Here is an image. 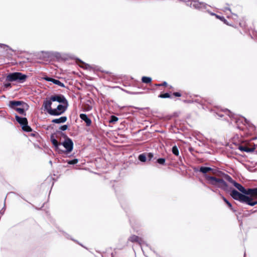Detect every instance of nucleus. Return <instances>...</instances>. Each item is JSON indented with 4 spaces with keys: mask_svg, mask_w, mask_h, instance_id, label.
I'll list each match as a JSON object with an SVG mask.
<instances>
[{
    "mask_svg": "<svg viewBox=\"0 0 257 257\" xmlns=\"http://www.w3.org/2000/svg\"><path fill=\"white\" fill-rule=\"evenodd\" d=\"M66 120V117H61L59 118L54 119L52 120V122L57 123H60L65 122Z\"/></svg>",
    "mask_w": 257,
    "mask_h": 257,
    "instance_id": "9d476101",
    "label": "nucleus"
},
{
    "mask_svg": "<svg viewBox=\"0 0 257 257\" xmlns=\"http://www.w3.org/2000/svg\"><path fill=\"white\" fill-rule=\"evenodd\" d=\"M5 86H6V87H9V86H10V84H6V85H5Z\"/></svg>",
    "mask_w": 257,
    "mask_h": 257,
    "instance_id": "bb28decb",
    "label": "nucleus"
},
{
    "mask_svg": "<svg viewBox=\"0 0 257 257\" xmlns=\"http://www.w3.org/2000/svg\"><path fill=\"white\" fill-rule=\"evenodd\" d=\"M65 101V99L61 95L53 96L44 101L43 106L50 114L58 115L65 111L66 107L62 103Z\"/></svg>",
    "mask_w": 257,
    "mask_h": 257,
    "instance_id": "f03ea898",
    "label": "nucleus"
},
{
    "mask_svg": "<svg viewBox=\"0 0 257 257\" xmlns=\"http://www.w3.org/2000/svg\"><path fill=\"white\" fill-rule=\"evenodd\" d=\"M175 95H176V96H180V95H179L178 93H176L175 94Z\"/></svg>",
    "mask_w": 257,
    "mask_h": 257,
    "instance_id": "cd10ccee",
    "label": "nucleus"
},
{
    "mask_svg": "<svg viewBox=\"0 0 257 257\" xmlns=\"http://www.w3.org/2000/svg\"><path fill=\"white\" fill-rule=\"evenodd\" d=\"M191 5L193 7H194L195 8H198V9H201V8L205 7V5L204 4L200 3L196 0H193L191 2Z\"/></svg>",
    "mask_w": 257,
    "mask_h": 257,
    "instance_id": "0eeeda50",
    "label": "nucleus"
},
{
    "mask_svg": "<svg viewBox=\"0 0 257 257\" xmlns=\"http://www.w3.org/2000/svg\"><path fill=\"white\" fill-rule=\"evenodd\" d=\"M149 156H150V157H152V155L151 154H149Z\"/></svg>",
    "mask_w": 257,
    "mask_h": 257,
    "instance_id": "c85d7f7f",
    "label": "nucleus"
},
{
    "mask_svg": "<svg viewBox=\"0 0 257 257\" xmlns=\"http://www.w3.org/2000/svg\"><path fill=\"white\" fill-rule=\"evenodd\" d=\"M172 152L176 156H178L179 155V151L176 146L173 147L172 149Z\"/></svg>",
    "mask_w": 257,
    "mask_h": 257,
    "instance_id": "dca6fc26",
    "label": "nucleus"
},
{
    "mask_svg": "<svg viewBox=\"0 0 257 257\" xmlns=\"http://www.w3.org/2000/svg\"><path fill=\"white\" fill-rule=\"evenodd\" d=\"M226 179L230 182H231L234 186V183H237V182L234 181L229 176H227L226 177Z\"/></svg>",
    "mask_w": 257,
    "mask_h": 257,
    "instance_id": "aec40b11",
    "label": "nucleus"
},
{
    "mask_svg": "<svg viewBox=\"0 0 257 257\" xmlns=\"http://www.w3.org/2000/svg\"><path fill=\"white\" fill-rule=\"evenodd\" d=\"M168 94H164V95L163 97H168Z\"/></svg>",
    "mask_w": 257,
    "mask_h": 257,
    "instance_id": "a878e982",
    "label": "nucleus"
},
{
    "mask_svg": "<svg viewBox=\"0 0 257 257\" xmlns=\"http://www.w3.org/2000/svg\"><path fill=\"white\" fill-rule=\"evenodd\" d=\"M234 187L242 193L232 190L230 192V195L233 199L251 206L257 204V195L254 194V189L246 190L239 183H234Z\"/></svg>",
    "mask_w": 257,
    "mask_h": 257,
    "instance_id": "f257e3e1",
    "label": "nucleus"
},
{
    "mask_svg": "<svg viewBox=\"0 0 257 257\" xmlns=\"http://www.w3.org/2000/svg\"><path fill=\"white\" fill-rule=\"evenodd\" d=\"M78 162V161L77 159H74L73 160L68 161V163L69 164H75L77 163Z\"/></svg>",
    "mask_w": 257,
    "mask_h": 257,
    "instance_id": "6ab92c4d",
    "label": "nucleus"
},
{
    "mask_svg": "<svg viewBox=\"0 0 257 257\" xmlns=\"http://www.w3.org/2000/svg\"><path fill=\"white\" fill-rule=\"evenodd\" d=\"M208 180L213 184H216L217 182L222 181L221 180H218L215 178L212 177H208Z\"/></svg>",
    "mask_w": 257,
    "mask_h": 257,
    "instance_id": "f8f14e48",
    "label": "nucleus"
},
{
    "mask_svg": "<svg viewBox=\"0 0 257 257\" xmlns=\"http://www.w3.org/2000/svg\"><path fill=\"white\" fill-rule=\"evenodd\" d=\"M51 142L53 145L55 147L57 150H59V147L60 146V144L58 143L57 140L54 138L51 139Z\"/></svg>",
    "mask_w": 257,
    "mask_h": 257,
    "instance_id": "4468645a",
    "label": "nucleus"
},
{
    "mask_svg": "<svg viewBox=\"0 0 257 257\" xmlns=\"http://www.w3.org/2000/svg\"><path fill=\"white\" fill-rule=\"evenodd\" d=\"M151 78L150 77H143L142 78V81L145 83H149L151 81Z\"/></svg>",
    "mask_w": 257,
    "mask_h": 257,
    "instance_id": "2eb2a0df",
    "label": "nucleus"
},
{
    "mask_svg": "<svg viewBox=\"0 0 257 257\" xmlns=\"http://www.w3.org/2000/svg\"><path fill=\"white\" fill-rule=\"evenodd\" d=\"M45 79L46 80L49 81H51L53 83H54V84H55L56 85H58L59 86H62V87L64 86V84L63 83H62L60 81H59L58 80H56V79H53V78H49V77H46Z\"/></svg>",
    "mask_w": 257,
    "mask_h": 257,
    "instance_id": "1a4fd4ad",
    "label": "nucleus"
},
{
    "mask_svg": "<svg viewBox=\"0 0 257 257\" xmlns=\"http://www.w3.org/2000/svg\"><path fill=\"white\" fill-rule=\"evenodd\" d=\"M254 191H255V192H254V194H256V195H257V188H256L254 189Z\"/></svg>",
    "mask_w": 257,
    "mask_h": 257,
    "instance_id": "393cba45",
    "label": "nucleus"
},
{
    "mask_svg": "<svg viewBox=\"0 0 257 257\" xmlns=\"http://www.w3.org/2000/svg\"><path fill=\"white\" fill-rule=\"evenodd\" d=\"M16 118L18 122L21 124L24 131L27 132H30L31 131V128L27 125L28 122L26 118L20 117L16 115Z\"/></svg>",
    "mask_w": 257,
    "mask_h": 257,
    "instance_id": "39448f33",
    "label": "nucleus"
},
{
    "mask_svg": "<svg viewBox=\"0 0 257 257\" xmlns=\"http://www.w3.org/2000/svg\"><path fill=\"white\" fill-rule=\"evenodd\" d=\"M8 78L10 81H18L21 82L25 80L26 76L20 73H14L9 75Z\"/></svg>",
    "mask_w": 257,
    "mask_h": 257,
    "instance_id": "20e7f679",
    "label": "nucleus"
},
{
    "mask_svg": "<svg viewBox=\"0 0 257 257\" xmlns=\"http://www.w3.org/2000/svg\"><path fill=\"white\" fill-rule=\"evenodd\" d=\"M67 125H64L63 126H61L60 127V129L62 131H65V130H67Z\"/></svg>",
    "mask_w": 257,
    "mask_h": 257,
    "instance_id": "4be33fe9",
    "label": "nucleus"
},
{
    "mask_svg": "<svg viewBox=\"0 0 257 257\" xmlns=\"http://www.w3.org/2000/svg\"><path fill=\"white\" fill-rule=\"evenodd\" d=\"M118 120V118L115 116H111V119L109 120L110 123H114Z\"/></svg>",
    "mask_w": 257,
    "mask_h": 257,
    "instance_id": "f3484780",
    "label": "nucleus"
},
{
    "mask_svg": "<svg viewBox=\"0 0 257 257\" xmlns=\"http://www.w3.org/2000/svg\"><path fill=\"white\" fill-rule=\"evenodd\" d=\"M224 200L229 207H231V204L229 202H228L225 198H224Z\"/></svg>",
    "mask_w": 257,
    "mask_h": 257,
    "instance_id": "5701e85b",
    "label": "nucleus"
},
{
    "mask_svg": "<svg viewBox=\"0 0 257 257\" xmlns=\"http://www.w3.org/2000/svg\"><path fill=\"white\" fill-rule=\"evenodd\" d=\"M239 149L240 150V151H244V152H253L254 150V148H248L246 147H243V146H240L239 147Z\"/></svg>",
    "mask_w": 257,
    "mask_h": 257,
    "instance_id": "9b49d317",
    "label": "nucleus"
},
{
    "mask_svg": "<svg viewBox=\"0 0 257 257\" xmlns=\"http://www.w3.org/2000/svg\"><path fill=\"white\" fill-rule=\"evenodd\" d=\"M157 161L159 164H163L165 163V159L162 158L159 159Z\"/></svg>",
    "mask_w": 257,
    "mask_h": 257,
    "instance_id": "412c9836",
    "label": "nucleus"
},
{
    "mask_svg": "<svg viewBox=\"0 0 257 257\" xmlns=\"http://www.w3.org/2000/svg\"><path fill=\"white\" fill-rule=\"evenodd\" d=\"M139 160L142 162H145L146 161V157L145 155L142 154L139 156Z\"/></svg>",
    "mask_w": 257,
    "mask_h": 257,
    "instance_id": "a211bd4d",
    "label": "nucleus"
},
{
    "mask_svg": "<svg viewBox=\"0 0 257 257\" xmlns=\"http://www.w3.org/2000/svg\"><path fill=\"white\" fill-rule=\"evenodd\" d=\"M224 200L229 207H231V204L229 202H228L225 198H224Z\"/></svg>",
    "mask_w": 257,
    "mask_h": 257,
    "instance_id": "b1692460",
    "label": "nucleus"
},
{
    "mask_svg": "<svg viewBox=\"0 0 257 257\" xmlns=\"http://www.w3.org/2000/svg\"><path fill=\"white\" fill-rule=\"evenodd\" d=\"M80 117L85 122L87 125L89 126L91 124V120L87 117L86 114H81L80 115Z\"/></svg>",
    "mask_w": 257,
    "mask_h": 257,
    "instance_id": "6e6552de",
    "label": "nucleus"
},
{
    "mask_svg": "<svg viewBox=\"0 0 257 257\" xmlns=\"http://www.w3.org/2000/svg\"><path fill=\"white\" fill-rule=\"evenodd\" d=\"M9 106L15 109L19 113L23 114L25 110L28 108L27 104L21 101H10Z\"/></svg>",
    "mask_w": 257,
    "mask_h": 257,
    "instance_id": "7ed1b4c3",
    "label": "nucleus"
},
{
    "mask_svg": "<svg viewBox=\"0 0 257 257\" xmlns=\"http://www.w3.org/2000/svg\"><path fill=\"white\" fill-rule=\"evenodd\" d=\"M62 145L65 148L67 153H70L72 151L73 143L70 139L66 138L62 143Z\"/></svg>",
    "mask_w": 257,
    "mask_h": 257,
    "instance_id": "423d86ee",
    "label": "nucleus"
},
{
    "mask_svg": "<svg viewBox=\"0 0 257 257\" xmlns=\"http://www.w3.org/2000/svg\"><path fill=\"white\" fill-rule=\"evenodd\" d=\"M211 170H212V169L209 167H202L200 169V172L204 174L206 173Z\"/></svg>",
    "mask_w": 257,
    "mask_h": 257,
    "instance_id": "ddd939ff",
    "label": "nucleus"
}]
</instances>
